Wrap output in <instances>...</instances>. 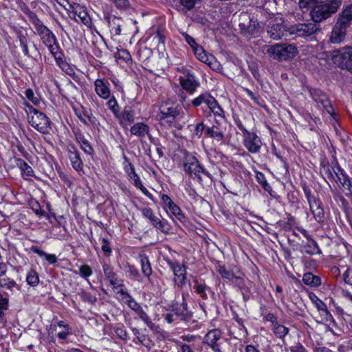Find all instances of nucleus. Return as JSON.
<instances>
[{"instance_id": "f257e3e1", "label": "nucleus", "mask_w": 352, "mask_h": 352, "mask_svg": "<svg viewBox=\"0 0 352 352\" xmlns=\"http://www.w3.org/2000/svg\"><path fill=\"white\" fill-rule=\"evenodd\" d=\"M21 10L23 13L28 16L30 22L34 25L43 43L48 47L50 52L54 54L58 50V45H56V36L53 32L43 23L37 15L30 10L26 5H24L23 7L21 8Z\"/></svg>"}, {"instance_id": "f03ea898", "label": "nucleus", "mask_w": 352, "mask_h": 352, "mask_svg": "<svg viewBox=\"0 0 352 352\" xmlns=\"http://www.w3.org/2000/svg\"><path fill=\"white\" fill-rule=\"evenodd\" d=\"M342 3V0H319L310 16L314 23H320L336 14Z\"/></svg>"}, {"instance_id": "7ed1b4c3", "label": "nucleus", "mask_w": 352, "mask_h": 352, "mask_svg": "<svg viewBox=\"0 0 352 352\" xmlns=\"http://www.w3.org/2000/svg\"><path fill=\"white\" fill-rule=\"evenodd\" d=\"M298 53L297 47L293 44L276 43L268 46L266 54L272 58L282 61L294 58Z\"/></svg>"}, {"instance_id": "20e7f679", "label": "nucleus", "mask_w": 352, "mask_h": 352, "mask_svg": "<svg viewBox=\"0 0 352 352\" xmlns=\"http://www.w3.org/2000/svg\"><path fill=\"white\" fill-rule=\"evenodd\" d=\"M184 171L192 178H197L199 182H202L201 174H204L210 177V174L206 171L200 164L198 160L190 155H187L184 160Z\"/></svg>"}, {"instance_id": "39448f33", "label": "nucleus", "mask_w": 352, "mask_h": 352, "mask_svg": "<svg viewBox=\"0 0 352 352\" xmlns=\"http://www.w3.org/2000/svg\"><path fill=\"white\" fill-rule=\"evenodd\" d=\"M33 115L29 120V123L41 133L47 134L50 133L51 129V121L47 116L39 111L38 110L32 108L30 110Z\"/></svg>"}, {"instance_id": "423d86ee", "label": "nucleus", "mask_w": 352, "mask_h": 352, "mask_svg": "<svg viewBox=\"0 0 352 352\" xmlns=\"http://www.w3.org/2000/svg\"><path fill=\"white\" fill-rule=\"evenodd\" d=\"M351 47L340 49L334 52L333 62L342 69H347L352 72V52Z\"/></svg>"}, {"instance_id": "0eeeda50", "label": "nucleus", "mask_w": 352, "mask_h": 352, "mask_svg": "<svg viewBox=\"0 0 352 352\" xmlns=\"http://www.w3.org/2000/svg\"><path fill=\"white\" fill-rule=\"evenodd\" d=\"M156 302L166 310L170 309L171 303L174 299V292L173 289L166 287L165 285L159 286L157 292Z\"/></svg>"}, {"instance_id": "6e6552de", "label": "nucleus", "mask_w": 352, "mask_h": 352, "mask_svg": "<svg viewBox=\"0 0 352 352\" xmlns=\"http://www.w3.org/2000/svg\"><path fill=\"white\" fill-rule=\"evenodd\" d=\"M258 23L248 13H241L239 15V26L241 30L245 34H254L256 33Z\"/></svg>"}, {"instance_id": "1a4fd4ad", "label": "nucleus", "mask_w": 352, "mask_h": 352, "mask_svg": "<svg viewBox=\"0 0 352 352\" xmlns=\"http://www.w3.org/2000/svg\"><path fill=\"white\" fill-rule=\"evenodd\" d=\"M243 140L245 148L251 153H258L263 145L261 139L255 133H246Z\"/></svg>"}, {"instance_id": "9d476101", "label": "nucleus", "mask_w": 352, "mask_h": 352, "mask_svg": "<svg viewBox=\"0 0 352 352\" xmlns=\"http://www.w3.org/2000/svg\"><path fill=\"white\" fill-rule=\"evenodd\" d=\"M222 337V332L219 329L209 331L204 336V343L207 344L214 352H222L218 341Z\"/></svg>"}, {"instance_id": "9b49d317", "label": "nucleus", "mask_w": 352, "mask_h": 352, "mask_svg": "<svg viewBox=\"0 0 352 352\" xmlns=\"http://www.w3.org/2000/svg\"><path fill=\"white\" fill-rule=\"evenodd\" d=\"M160 121L162 124H167L178 130L182 129L184 125L186 124L185 115L183 112L161 117Z\"/></svg>"}, {"instance_id": "f8f14e48", "label": "nucleus", "mask_w": 352, "mask_h": 352, "mask_svg": "<svg viewBox=\"0 0 352 352\" xmlns=\"http://www.w3.org/2000/svg\"><path fill=\"white\" fill-rule=\"evenodd\" d=\"M312 98L318 103V104L322 107L328 113L333 115V108L330 103L327 95L319 89H314L311 91Z\"/></svg>"}, {"instance_id": "ddd939ff", "label": "nucleus", "mask_w": 352, "mask_h": 352, "mask_svg": "<svg viewBox=\"0 0 352 352\" xmlns=\"http://www.w3.org/2000/svg\"><path fill=\"white\" fill-rule=\"evenodd\" d=\"M170 308H172L175 315L179 316L184 321H188L192 318V314L188 309V305L184 296H182L181 302H176L174 304L172 302Z\"/></svg>"}, {"instance_id": "4468645a", "label": "nucleus", "mask_w": 352, "mask_h": 352, "mask_svg": "<svg viewBox=\"0 0 352 352\" xmlns=\"http://www.w3.org/2000/svg\"><path fill=\"white\" fill-rule=\"evenodd\" d=\"M315 23H302L298 24L292 28L291 34H296L300 37H306L315 34L318 30V27Z\"/></svg>"}, {"instance_id": "2eb2a0df", "label": "nucleus", "mask_w": 352, "mask_h": 352, "mask_svg": "<svg viewBox=\"0 0 352 352\" xmlns=\"http://www.w3.org/2000/svg\"><path fill=\"white\" fill-rule=\"evenodd\" d=\"M335 166L338 170V172H335L336 179H333L338 185L340 188H343L346 190L351 189L352 183L346 175L343 169L340 166L337 160H335Z\"/></svg>"}, {"instance_id": "dca6fc26", "label": "nucleus", "mask_w": 352, "mask_h": 352, "mask_svg": "<svg viewBox=\"0 0 352 352\" xmlns=\"http://www.w3.org/2000/svg\"><path fill=\"white\" fill-rule=\"evenodd\" d=\"M170 268L172 269L175 275V282L179 287H182L186 285V270L184 265L174 264L169 263Z\"/></svg>"}, {"instance_id": "f3484780", "label": "nucleus", "mask_w": 352, "mask_h": 352, "mask_svg": "<svg viewBox=\"0 0 352 352\" xmlns=\"http://www.w3.org/2000/svg\"><path fill=\"white\" fill-rule=\"evenodd\" d=\"M184 77H180V84L184 89L189 93H193L199 84L195 81L192 74L187 72Z\"/></svg>"}, {"instance_id": "a211bd4d", "label": "nucleus", "mask_w": 352, "mask_h": 352, "mask_svg": "<svg viewBox=\"0 0 352 352\" xmlns=\"http://www.w3.org/2000/svg\"><path fill=\"white\" fill-rule=\"evenodd\" d=\"M267 34L273 40H280L283 36H287V31L284 25L276 23L270 28L267 30Z\"/></svg>"}, {"instance_id": "6ab92c4d", "label": "nucleus", "mask_w": 352, "mask_h": 352, "mask_svg": "<svg viewBox=\"0 0 352 352\" xmlns=\"http://www.w3.org/2000/svg\"><path fill=\"white\" fill-rule=\"evenodd\" d=\"M69 158L72 167L77 171L82 170L83 164L80 157V153L74 146L68 147Z\"/></svg>"}, {"instance_id": "aec40b11", "label": "nucleus", "mask_w": 352, "mask_h": 352, "mask_svg": "<svg viewBox=\"0 0 352 352\" xmlns=\"http://www.w3.org/2000/svg\"><path fill=\"white\" fill-rule=\"evenodd\" d=\"M218 272L221 274L223 278L227 279L229 281L234 282L235 280H241L243 278V273L239 270L234 272L233 270H229L225 266L219 265Z\"/></svg>"}, {"instance_id": "412c9836", "label": "nucleus", "mask_w": 352, "mask_h": 352, "mask_svg": "<svg viewBox=\"0 0 352 352\" xmlns=\"http://www.w3.org/2000/svg\"><path fill=\"white\" fill-rule=\"evenodd\" d=\"M155 37L158 39L157 51L159 53V58L162 62L168 63V54L165 47V36L160 31L155 32Z\"/></svg>"}, {"instance_id": "4be33fe9", "label": "nucleus", "mask_w": 352, "mask_h": 352, "mask_svg": "<svg viewBox=\"0 0 352 352\" xmlns=\"http://www.w3.org/2000/svg\"><path fill=\"white\" fill-rule=\"evenodd\" d=\"M161 117L168 116L175 113H181L177 106L172 101L167 100L163 102L160 106Z\"/></svg>"}, {"instance_id": "5701e85b", "label": "nucleus", "mask_w": 352, "mask_h": 352, "mask_svg": "<svg viewBox=\"0 0 352 352\" xmlns=\"http://www.w3.org/2000/svg\"><path fill=\"white\" fill-rule=\"evenodd\" d=\"M310 210L312 212L315 219L320 223L324 219V212L320 200H317L309 204Z\"/></svg>"}, {"instance_id": "b1692460", "label": "nucleus", "mask_w": 352, "mask_h": 352, "mask_svg": "<svg viewBox=\"0 0 352 352\" xmlns=\"http://www.w3.org/2000/svg\"><path fill=\"white\" fill-rule=\"evenodd\" d=\"M302 248L304 252L309 255L322 254L320 248L313 238L307 240V242L302 245Z\"/></svg>"}, {"instance_id": "393cba45", "label": "nucleus", "mask_w": 352, "mask_h": 352, "mask_svg": "<svg viewBox=\"0 0 352 352\" xmlns=\"http://www.w3.org/2000/svg\"><path fill=\"white\" fill-rule=\"evenodd\" d=\"M335 172H338L336 166L333 167L329 165L328 162H321L320 164V173L324 178H327L328 179L333 180L336 179L335 177Z\"/></svg>"}, {"instance_id": "a878e982", "label": "nucleus", "mask_w": 352, "mask_h": 352, "mask_svg": "<svg viewBox=\"0 0 352 352\" xmlns=\"http://www.w3.org/2000/svg\"><path fill=\"white\" fill-rule=\"evenodd\" d=\"M346 34V30L335 25L331 32L330 41L332 43H340L344 40Z\"/></svg>"}, {"instance_id": "bb28decb", "label": "nucleus", "mask_w": 352, "mask_h": 352, "mask_svg": "<svg viewBox=\"0 0 352 352\" xmlns=\"http://www.w3.org/2000/svg\"><path fill=\"white\" fill-rule=\"evenodd\" d=\"M95 89L100 97L104 99L109 97L110 90L102 80L98 79L95 81Z\"/></svg>"}, {"instance_id": "cd10ccee", "label": "nucleus", "mask_w": 352, "mask_h": 352, "mask_svg": "<svg viewBox=\"0 0 352 352\" xmlns=\"http://www.w3.org/2000/svg\"><path fill=\"white\" fill-rule=\"evenodd\" d=\"M194 289L195 292L203 300H208V293L210 292V288L205 283H200L197 280H195Z\"/></svg>"}, {"instance_id": "c85d7f7f", "label": "nucleus", "mask_w": 352, "mask_h": 352, "mask_svg": "<svg viewBox=\"0 0 352 352\" xmlns=\"http://www.w3.org/2000/svg\"><path fill=\"white\" fill-rule=\"evenodd\" d=\"M303 283L311 287H318L321 285L320 278L311 272L305 273L302 277Z\"/></svg>"}, {"instance_id": "c756f323", "label": "nucleus", "mask_w": 352, "mask_h": 352, "mask_svg": "<svg viewBox=\"0 0 352 352\" xmlns=\"http://www.w3.org/2000/svg\"><path fill=\"white\" fill-rule=\"evenodd\" d=\"M31 250L38 254L40 257H45V260L50 263V264H54L57 262V257L55 254H47L45 252L41 250L38 246L33 245L31 247Z\"/></svg>"}, {"instance_id": "7c9ffc66", "label": "nucleus", "mask_w": 352, "mask_h": 352, "mask_svg": "<svg viewBox=\"0 0 352 352\" xmlns=\"http://www.w3.org/2000/svg\"><path fill=\"white\" fill-rule=\"evenodd\" d=\"M104 19L107 21L109 26L113 30L114 29L115 34L120 35L121 33V25L118 23L119 18H117L116 16L105 14Z\"/></svg>"}, {"instance_id": "2f4dec72", "label": "nucleus", "mask_w": 352, "mask_h": 352, "mask_svg": "<svg viewBox=\"0 0 352 352\" xmlns=\"http://www.w3.org/2000/svg\"><path fill=\"white\" fill-rule=\"evenodd\" d=\"M207 107L209 108L210 111L212 112L214 116H218L221 118L224 117V111L223 109L212 96H211L210 102H208Z\"/></svg>"}, {"instance_id": "473e14b6", "label": "nucleus", "mask_w": 352, "mask_h": 352, "mask_svg": "<svg viewBox=\"0 0 352 352\" xmlns=\"http://www.w3.org/2000/svg\"><path fill=\"white\" fill-rule=\"evenodd\" d=\"M77 116L80 120L87 126H89L90 124L96 125L97 124L96 117L92 115L90 111L84 110L82 115L77 114Z\"/></svg>"}, {"instance_id": "72a5a7b5", "label": "nucleus", "mask_w": 352, "mask_h": 352, "mask_svg": "<svg viewBox=\"0 0 352 352\" xmlns=\"http://www.w3.org/2000/svg\"><path fill=\"white\" fill-rule=\"evenodd\" d=\"M193 52L195 53V56L200 61H201L204 63H207L208 65L210 63L209 56L206 54L205 50H204V48L201 46H200L199 45H196L195 47V48L193 49Z\"/></svg>"}, {"instance_id": "f704fd0d", "label": "nucleus", "mask_w": 352, "mask_h": 352, "mask_svg": "<svg viewBox=\"0 0 352 352\" xmlns=\"http://www.w3.org/2000/svg\"><path fill=\"white\" fill-rule=\"evenodd\" d=\"M131 132L132 134L144 136L148 132V126L143 123H137L131 128Z\"/></svg>"}, {"instance_id": "c9c22d12", "label": "nucleus", "mask_w": 352, "mask_h": 352, "mask_svg": "<svg viewBox=\"0 0 352 352\" xmlns=\"http://www.w3.org/2000/svg\"><path fill=\"white\" fill-rule=\"evenodd\" d=\"M76 138L84 152L89 155H92L94 153V149L89 144V142L80 134L76 135Z\"/></svg>"}, {"instance_id": "e433bc0d", "label": "nucleus", "mask_w": 352, "mask_h": 352, "mask_svg": "<svg viewBox=\"0 0 352 352\" xmlns=\"http://www.w3.org/2000/svg\"><path fill=\"white\" fill-rule=\"evenodd\" d=\"M140 261L142 273L145 276L148 277L152 274V269L148 257L146 255L141 254Z\"/></svg>"}, {"instance_id": "4c0bfd02", "label": "nucleus", "mask_w": 352, "mask_h": 352, "mask_svg": "<svg viewBox=\"0 0 352 352\" xmlns=\"http://www.w3.org/2000/svg\"><path fill=\"white\" fill-rule=\"evenodd\" d=\"M274 327V333L276 336L277 338L280 339H284V338L289 333V328L286 327L284 325L279 324L278 323H276Z\"/></svg>"}, {"instance_id": "58836bf2", "label": "nucleus", "mask_w": 352, "mask_h": 352, "mask_svg": "<svg viewBox=\"0 0 352 352\" xmlns=\"http://www.w3.org/2000/svg\"><path fill=\"white\" fill-rule=\"evenodd\" d=\"M255 174L256 181L261 185L263 188L267 192L272 191V188L271 186L267 183L265 175L261 172L257 170L255 171Z\"/></svg>"}, {"instance_id": "ea45409f", "label": "nucleus", "mask_w": 352, "mask_h": 352, "mask_svg": "<svg viewBox=\"0 0 352 352\" xmlns=\"http://www.w3.org/2000/svg\"><path fill=\"white\" fill-rule=\"evenodd\" d=\"M206 133L209 137L212 138L217 141H221L224 138L223 132L220 131L216 126L207 128Z\"/></svg>"}, {"instance_id": "a19ab883", "label": "nucleus", "mask_w": 352, "mask_h": 352, "mask_svg": "<svg viewBox=\"0 0 352 352\" xmlns=\"http://www.w3.org/2000/svg\"><path fill=\"white\" fill-rule=\"evenodd\" d=\"M17 38L19 41L21 47L23 48V52L25 56L30 57V53L28 47V39L26 36L22 33L21 30L16 31Z\"/></svg>"}, {"instance_id": "79ce46f5", "label": "nucleus", "mask_w": 352, "mask_h": 352, "mask_svg": "<svg viewBox=\"0 0 352 352\" xmlns=\"http://www.w3.org/2000/svg\"><path fill=\"white\" fill-rule=\"evenodd\" d=\"M3 287L10 292H12L14 288H16L17 290H19L17 283L14 280L10 278L0 279V288Z\"/></svg>"}, {"instance_id": "37998d69", "label": "nucleus", "mask_w": 352, "mask_h": 352, "mask_svg": "<svg viewBox=\"0 0 352 352\" xmlns=\"http://www.w3.org/2000/svg\"><path fill=\"white\" fill-rule=\"evenodd\" d=\"M211 98V96L208 94H204L197 97L192 101V104L195 107H198L201 105L202 104H206L208 106V102H210V99Z\"/></svg>"}, {"instance_id": "c03bdc74", "label": "nucleus", "mask_w": 352, "mask_h": 352, "mask_svg": "<svg viewBox=\"0 0 352 352\" xmlns=\"http://www.w3.org/2000/svg\"><path fill=\"white\" fill-rule=\"evenodd\" d=\"M170 212L181 222H185L186 220V217L183 214L180 208L174 204L170 208Z\"/></svg>"}, {"instance_id": "a18cd8bd", "label": "nucleus", "mask_w": 352, "mask_h": 352, "mask_svg": "<svg viewBox=\"0 0 352 352\" xmlns=\"http://www.w3.org/2000/svg\"><path fill=\"white\" fill-rule=\"evenodd\" d=\"M318 1L319 0H299L298 6L302 10L305 9L311 11V10H314Z\"/></svg>"}, {"instance_id": "49530a36", "label": "nucleus", "mask_w": 352, "mask_h": 352, "mask_svg": "<svg viewBox=\"0 0 352 352\" xmlns=\"http://www.w3.org/2000/svg\"><path fill=\"white\" fill-rule=\"evenodd\" d=\"M309 298L316 305L318 310L323 311H327L326 305L321 300H320L315 294L311 293L309 294Z\"/></svg>"}, {"instance_id": "de8ad7c7", "label": "nucleus", "mask_w": 352, "mask_h": 352, "mask_svg": "<svg viewBox=\"0 0 352 352\" xmlns=\"http://www.w3.org/2000/svg\"><path fill=\"white\" fill-rule=\"evenodd\" d=\"M26 280L31 286L37 285L39 281L38 274L34 270H30L27 275Z\"/></svg>"}, {"instance_id": "09e8293b", "label": "nucleus", "mask_w": 352, "mask_h": 352, "mask_svg": "<svg viewBox=\"0 0 352 352\" xmlns=\"http://www.w3.org/2000/svg\"><path fill=\"white\" fill-rule=\"evenodd\" d=\"M75 15H77L79 19H80L81 22L85 25L86 26L90 28L92 22L91 20V18L88 15L87 12L85 10L80 11L78 14H77V12L76 11L74 12Z\"/></svg>"}, {"instance_id": "8fccbe9b", "label": "nucleus", "mask_w": 352, "mask_h": 352, "mask_svg": "<svg viewBox=\"0 0 352 352\" xmlns=\"http://www.w3.org/2000/svg\"><path fill=\"white\" fill-rule=\"evenodd\" d=\"M104 274L106 276L107 280L109 283H112V280L116 278V274L113 271L112 267L108 264H104L102 265Z\"/></svg>"}, {"instance_id": "3c124183", "label": "nucleus", "mask_w": 352, "mask_h": 352, "mask_svg": "<svg viewBox=\"0 0 352 352\" xmlns=\"http://www.w3.org/2000/svg\"><path fill=\"white\" fill-rule=\"evenodd\" d=\"M352 22V20L346 18L341 14H340L339 18L338 19L337 23H336V25L341 28V29H343L344 30H347V28L351 25Z\"/></svg>"}, {"instance_id": "603ef678", "label": "nucleus", "mask_w": 352, "mask_h": 352, "mask_svg": "<svg viewBox=\"0 0 352 352\" xmlns=\"http://www.w3.org/2000/svg\"><path fill=\"white\" fill-rule=\"evenodd\" d=\"M8 298L0 294V319L4 316L5 311L8 309Z\"/></svg>"}, {"instance_id": "864d4df0", "label": "nucleus", "mask_w": 352, "mask_h": 352, "mask_svg": "<svg viewBox=\"0 0 352 352\" xmlns=\"http://www.w3.org/2000/svg\"><path fill=\"white\" fill-rule=\"evenodd\" d=\"M129 170H128L127 172L129 177H130V179L135 186L138 185H140L141 181L138 175L135 172L134 167L132 166L131 164H129Z\"/></svg>"}, {"instance_id": "5fc2aeb1", "label": "nucleus", "mask_w": 352, "mask_h": 352, "mask_svg": "<svg viewBox=\"0 0 352 352\" xmlns=\"http://www.w3.org/2000/svg\"><path fill=\"white\" fill-rule=\"evenodd\" d=\"M155 228L160 230L164 233H168L171 229L167 222L161 220L157 222L155 221Z\"/></svg>"}, {"instance_id": "6e6d98bb", "label": "nucleus", "mask_w": 352, "mask_h": 352, "mask_svg": "<svg viewBox=\"0 0 352 352\" xmlns=\"http://www.w3.org/2000/svg\"><path fill=\"white\" fill-rule=\"evenodd\" d=\"M161 204L165 209H169L175 204L170 197L165 194L161 195Z\"/></svg>"}, {"instance_id": "4d7b16f0", "label": "nucleus", "mask_w": 352, "mask_h": 352, "mask_svg": "<svg viewBox=\"0 0 352 352\" xmlns=\"http://www.w3.org/2000/svg\"><path fill=\"white\" fill-rule=\"evenodd\" d=\"M79 274L83 278H87L92 274V270L87 265H82L79 268Z\"/></svg>"}, {"instance_id": "13d9d810", "label": "nucleus", "mask_w": 352, "mask_h": 352, "mask_svg": "<svg viewBox=\"0 0 352 352\" xmlns=\"http://www.w3.org/2000/svg\"><path fill=\"white\" fill-rule=\"evenodd\" d=\"M303 192L306 196V198L308 201L309 204H311L312 202L317 201L318 199L311 194V190L306 186V184H303L302 186Z\"/></svg>"}, {"instance_id": "bf43d9fd", "label": "nucleus", "mask_w": 352, "mask_h": 352, "mask_svg": "<svg viewBox=\"0 0 352 352\" xmlns=\"http://www.w3.org/2000/svg\"><path fill=\"white\" fill-rule=\"evenodd\" d=\"M119 293L125 296L126 298H128V304L130 307H131L133 309L138 308V305L137 302L131 298V296L126 291L121 289L119 291Z\"/></svg>"}, {"instance_id": "052dcab7", "label": "nucleus", "mask_w": 352, "mask_h": 352, "mask_svg": "<svg viewBox=\"0 0 352 352\" xmlns=\"http://www.w3.org/2000/svg\"><path fill=\"white\" fill-rule=\"evenodd\" d=\"M101 249L106 256H109L111 252V248L109 245V241L107 238L102 239Z\"/></svg>"}, {"instance_id": "680f3d73", "label": "nucleus", "mask_w": 352, "mask_h": 352, "mask_svg": "<svg viewBox=\"0 0 352 352\" xmlns=\"http://www.w3.org/2000/svg\"><path fill=\"white\" fill-rule=\"evenodd\" d=\"M80 296L83 301L89 302L91 304H94L96 301V298L95 296L85 291L81 292Z\"/></svg>"}, {"instance_id": "e2e57ef3", "label": "nucleus", "mask_w": 352, "mask_h": 352, "mask_svg": "<svg viewBox=\"0 0 352 352\" xmlns=\"http://www.w3.org/2000/svg\"><path fill=\"white\" fill-rule=\"evenodd\" d=\"M180 3L188 10H191L195 5L201 0H179Z\"/></svg>"}, {"instance_id": "0e129e2a", "label": "nucleus", "mask_w": 352, "mask_h": 352, "mask_svg": "<svg viewBox=\"0 0 352 352\" xmlns=\"http://www.w3.org/2000/svg\"><path fill=\"white\" fill-rule=\"evenodd\" d=\"M290 352H308L305 347L300 342H298L289 347Z\"/></svg>"}, {"instance_id": "69168bd1", "label": "nucleus", "mask_w": 352, "mask_h": 352, "mask_svg": "<svg viewBox=\"0 0 352 352\" xmlns=\"http://www.w3.org/2000/svg\"><path fill=\"white\" fill-rule=\"evenodd\" d=\"M119 58L123 59L126 63L131 61V56L126 50H122L118 52Z\"/></svg>"}, {"instance_id": "338daca9", "label": "nucleus", "mask_w": 352, "mask_h": 352, "mask_svg": "<svg viewBox=\"0 0 352 352\" xmlns=\"http://www.w3.org/2000/svg\"><path fill=\"white\" fill-rule=\"evenodd\" d=\"M340 14L352 20V4L347 6Z\"/></svg>"}, {"instance_id": "774afa93", "label": "nucleus", "mask_w": 352, "mask_h": 352, "mask_svg": "<svg viewBox=\"0 0 352 352\" xmlns=\"http://www.w3.org/2000/svg\"><path fill=\"white\" fill-rule=\"evenodd\" d=\"M343 278L346 283L352 285V270L347 269L343 274Z\"/></svg>"}]
</instances>
